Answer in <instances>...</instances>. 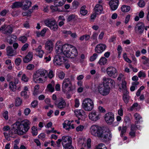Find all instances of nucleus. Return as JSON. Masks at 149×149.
I'll return each mask as SVG.
<instances>
[{"mask_svg":"<svg viewBox=\"0 0 149 149\" xmlns=\"http://www.w3.org/2000/svg\"><path fill=\"white\" fill-rule=\"evenodd\" d=\"M30 123L27 119L21 121H17L11 126V129L9 133L4 132L3 134L6 139L9 140L13 133L18 135L25 134L30 128Z\"/></svg>","mask_w":149,"mask_h":149,"instance_id":"1","label":"nucleus"},{"mask_svg":"<svg viewBox=\"0 0 149 149\" xmlns=\"http://www.w3.org/2000/svg\"><path fill=\"white\" fill-rule=\"evenodd\" d=\"M97 136L102 141L104 142L109 141L111 138V132L108 130H101L98 132Z\"/></svg>","mask_w":149,"mask_h":149,"instance_id":"2","label":"nucleus"},{"mask_svg":"<svg viewBox=\"0 0 149 149\" xmlns=\"http://www.w3.org/2000/svg\"><path fill=\"white\" fill-rule=\"evenodd\" d=\"M83 108L85 110L90 111L93 108L94 103L93 101L90 98L85 99L82 103Z\"/></svg>","mask_w":149,"mask_h":149,"instance_id":"3","label":"nucleus"},{"mask_svg":"<svg viewBox=\"0 0 149 149\" xmlns=\"http://www.w3.org/2000/svg\"><path fill=\"white\" fill-rule=\"evenodd\" d=\"M44 22L46 26L54 31H56L58 28V26L54 19H47L45 20Z\"/></svg>","mask_w":149,"mask_h":149,"instance_id":"4","label":"nucleus"},{"mask_svg":"<svg viewBox=\"0 0 149 149\" xmlns=\"http://www.w3.org/2000/svg\"><path fill=\"white\" fill-rule=\"evenodd\" d=\"M98 91L102 95H107L109 93V87L108 86H105L104 84H100L98 86Z\"/></svg>","mask_w":149,"mask_h":149,"instance_id":"5","label":"nucleus"},{"mask_svg":"<svg viewBox=\"0 0 149 149\" xmlns=\"http://www.w3.org/2000/svg\"><path fill=\"white\" fill-rule=\"evenodd\" d=\"M72 83L71 82L70 79L68 78L65 79L62 83V90L63 91H66V89L68 88L69 89L68 91H70L72 90Z\"/></svg>","mask_w":149,"mask_h":149,"instance_id":"6","label":"nucleus"},{"mask_svg":"<svg viewBox=\"0 0 149 149\" xmlns=\"http://www.w3.org/2000/svg\"><path fill=\"white\" fill-rule=\"evenodd\" d=\"M144 24L141 22H138L134 27V32L138 35H141L143 33L144 29Z\"/></svg>","mask_w":149,"mask_h":149,"instance_id":"7","label":"nucleus"},{"mask_svg":"<svg viewBox=\"0 0 149 149\" xmlns=\"http://www.w3.org/2000/svg\"><path fill=\"white\" fill-rule=\"evenodd\" d=\"M107 72L108 75L110 77L115 78L117 75V71L115 68L110 66L107 69Z\"/></svg>","mask_w":149,"mask_h":149,"instance_id":"8","label":"nucleus"},{"mask_svg":"<svg viewBox=\"0 0 149 149\" xmlns=\"http://www.w3.org/2000/svg\"><path fill=\"white\" fill-rule=\"evenodd\" d=\"M1 28L2 33L6 35H10L13 31V28L10 25L6 26V25L4 24L1 26Z\"/></svg>","mask_w":149,"mask_h":149,"instance_id":"9","label":"nucleus"},{"mask_svg":"<svg viewBox=\"0 0 149 149\" xmlns=\"http://www.w3.org/2000/svg\"><path fill=\"white\" fill-rule=\"evenodd\" d=\"M63 58L62 56L59 55L55 56L53 62L54 65L56 66H60L63 63Z\"/></svg>","mask_w":149,"mask_h":149,"instance_id":"10","label":"nucleus"},{"mask_svg":"<svg viewBox=\"0 0 149 149\" xmlns=\"http://www.w3.org/2000/svg\"><path fill=\"white\" fill-rule=\"evenodd\" d=\"M104 118L107 123L111 125L114 120V115L111 112H109L105 115Z\"/></svg>","mask_w":149,"mask_h":149,"instance_id":"11","label":"nucleus"},{"mask_svg":"<svg viewBox=\"0 0 149 149\" xmlns=\"http://www.w3.org/2000/svg\"><path fill=\"white\" fill-rule=\"evenodd\" d=\"M62 145L63 147L72 144V139L70 136H63L62 137Z\"/></svg>","mask_w":149,"mask_h":149,"instance_id":"12","label":"nucleus"},{"mask_svg":"<svg viewBox=\"0 0 149 149\" xmlns=\"http://www.w3.org/2000/svg\"><path fill=\"white\" fill-rule=\"evenodd\" d=\"M73 47V46L69 44H65L63 45V52L62 53L66 57L69 56L70 51Z\"/></svg>","mask_w":149,"mask_h":149,"instance_id":"13","label":"nucleus"},{"mask_svg":"<svg viewBox=\"0 0 149 149\" xmlns=\"http://www.w3.org/2000/svg\"><path fill=\"white\" fill-rule=\"evenodd\" d=\"M101 129L97 125H93L91 126L90 129V131L91 134L95 136H97L98 132Z\"/></svg>","mask_w":149,"mask_h":149,"instance_id":"14","label":"nucleus"},{"mask_svg":"<svg viewBox=\"0 0 149 149\" xmlns=\"http://www.w3.org/2000/svg\"><path fill=\"white\" fill-rule=\"evenodd\" d=\"M107 46L105 44H100L95 47V52L100 54L103 52L106 48Z\"/></svg>","mask_w":149,"mask_h":149,"instance_id":"15","label":"nucleus"},{"mask_svg":"<svg viewBox=\"0 0 149 149\" xmlns=\"http://www.w3.org/2000/svg\"><path fill=\"white\" fill-rule=\"evenodd\" d=\"M119 1L118 0H111L109 2L110 8L112 10H115L118 8Z\"/></svg>","mask_w":149,"mask_h":149,"instance_id":"16","label":"nucleus"},{"mask_svg":"<svg viewBox=\"0 0 149 149\" xmlns=\"http://www.w3.org/2000/svg\"><path fill=\"white\" fill-rule=\"evenodd\" d=\"M57 102H54L55 104L57 106L59 109H63L64 108L66 105V103L65 100L62 98H60L59 102L57 103Z\"/></svg>","mask_w":149,"mask_h":149,"instance_id":"17","label":"nucleus"},{"mask_svg":"<svg viewBox=\"0 0 149 149\" xmlns=\"http://www.w3.org/2000/svg\"><path fill=\"white\" fill-rule=\"evenodd\" d=\"M89 117L92 120L96 121L99 119L100 116L98 113L93 112L90 113Z\"/></svg>","mask_w":149,"mask_h":149,"instance_id":"18","label":"nucleus"},{"mask_svg":"<svg viewBox=\"0 0 149 149\" xmlns=\"http://www.w3.org/2000/svg\"><path fill=\"white\" fill-rule=\"evenodd\" d=\"M6 54L7 56H12L16 54V51L13 50L12 47L8 46L6 49Z\"/></svg>","mask_w":149,"mask_h":149,"instance_id":"19","label":"nucleus"},{"mask_svg":"<svg viewBox=\"0 0 149 149\" xmlns=\"http://www.w3.org/2000/svg\"><path fill=\"white\" fill-rule=\"evenodd\" d=\"M69 54V56H68V57L74 58L76 57L78 55L77 49L73 46V47H72V49L70 51Z\"/></svg>","mask_w":149,"mask_h":149,"instance_id":"20","label":"nucleus"},{"mask_svg":"<svg viewBox=\"0 0 149 149\" xmlns=\"http://www.w3.org/2000/svg\"><path fill=\"white\" fill-rule=\"evenodd\" d=\"M74 113L79 120H82L83 114L85 113L84 111L82 110H76L74 111Z\"/></svg>","mask_w":149,"mask_h":149,"instance_id":"21","label":"nucleus"},{"mask_svg":"<svg viewBox=\"0 0 149 149\" xmlns=\"http://www.w3.org/2000/svg\"><path fill=\"white\" fill-rule=\"evenodd\" d=\"M33 54L30 52L28 53V54L23 59V62L24 63H27L30 61L33 58Z\"/></svg>","mask_w":149,"mask_h":149,"instance_id":"22","label":"nucleus"},{"mask_svg":"<svg viewBox=\"0 0 149 149\" xmlns=\"http://www.w3.org/2000/svg\"><path fill=\"white\" fill-rule=\"evenodd\" d=\"M94 10L96 14L99 15L101 13L103 10L102 7L101 5L97 4L94 8Z\"/></svg>","mask_w":149,"mask_h":149,"instance_id":"23","label":"nucleus"},{"mask_svg":"<svg viewBox=\"0 0 149 149\" xmlns=\"http://www.w3.org/2000/svg\"><path fill=\"white\" fill-rule=\"evenodd\" d=\"M23 5V3L22 1H16L12 3V5L11 6V8L12 9L17 8L21 7Z\"/></svg>","mask_w":149,"mask_h":149,"instance_id":"24","label":"nucleus"},{"mask_svg":"<svg viewBox=\"0 0 149 149\" xmlns=\"http://www.w3.org/2000/svg\"><path fill=\"white\" fill-rule=\"evenodd\" d=\"M53 44L52 41L50 40L47 41L45 43V48L46 49L49 51L52 50L53 48Z\"/></svg>","mask_w":149,"mask_h":149,"instance_id":"25","label":"nucleus"},{"mask_svg":"<svg viewBox=\"0 0 149 149\" xmlns=\"http://www.w3.org/2000/svg\"><path fill=\"white\" fill-rule=\"evenodd\" d=\"M42 46L39 45L37 48L35 49L36 52L38 53V56L40 58L42 57L43 54L44 53V51L41 50Z\"/></svg>","mask_w":149,"mask_h":149,"instance_id":"26","label":"nucleus"},{"mask_svg":"<svg viewBox=\"0 0 149 149\" xmlns=\"http://www.w3.org/2000/svg\"><path fill=\"white\" fill-rule=\"evenodd\" d=\"M66 0H55L54 4L58 6H60L63 5L65 3Z\"/></svg>","mask_w":149,"mask_h":149,"instance_id":"27","label":"nucleus"},{"mask_svg":"<svg viewBox=\"0 0 149 149\" xmlns=\"http://www.w3.org/2000/svg\"><path fill=\"white\" fill-rule=\"evenodd\" d=\"M9 88L12 91H15L17 88L16 83L12 81L10 82L9 84Z\"/></svg>","mask_w":149,"mask_h":149,"instance_id":"28","label":"nucleus"},{"mask_svg":"<svg viewBox=\"0 0 149 149\" xmlns=\"http://www.w3.org/2000/svg\"><path fill=\"white\" fill-rule=\"evenodd\" d=\"M107 60L105 57H102L99 60L98 63L101 65H104L107 63Z\"/></svg>","mask_w":149,"mask_h":149,"instance_id":"29","label":"nucleus"},{"mask_svg":"<svg viewBox=\"0 0 149 149\" xmlns=\"http://www.w3.org/2000/svg\"><path fill=\"white\" fill-rule=\"evenodd\" d=\"M56 51L58 54H61L63 53V46L58 45L55 47Z\"/></svg>","mask_w":149,"mask_h":149,"instance_id":"30","label":"nucleus"},{"mask_svg":"<svg viewBox=\"0 0 149 149\" xmlns=\"http://www.w3.org/2000/svg\"><path fill=\"white\" fill-rule=\"evenodd\" d=\"M47 88L49 92H53L54 90V83L52 82L51 83L48 84L47 86Z\"/></svg>","mask_w":149,"mask_h":149,"instance_id":"31","label":"nucleus"},{"mask_svg":"<svg viewBox=\"0 0 149 149\" xmlns=\"http://www.w3.org/2000/svg\"><path fill=\"white\" fill-rule=\"evenodd\" d=\"M104 80L107 81V82H109L110 85L111 87H114L115 86V81L110 78L106 79L104 78L103 79Z\"/></svg>","mask_w":149,"mask_h":149,"instance_id":"32","label":"nucleus"},{"mask_svg":"<svg viewBox=\"0 0 149 149\" xmlns=\"http://www.w3.org/2000/svg\"><path fill=\"white\" fill-rule=\"evenodd\" d=\"M25 4L24 6V9H27L31 6L32 3L30 1H25Z\"/></svg>","mask_w":149,"mask_h":149,"instance_id":"33","label":"nucleus"},{"mask_svg":"<svg viewBox=\"0 0 149 149\" xmlns=\"http://www.w3.org/2000/svg\"><path fill=\"white\" fill-rule=\"evenodd\" d=\"M86 6H82L80 10V13L83 15H85L87 13V11L85 10Z\"/></svg>","mask_w":149,"mask_h":149,"instance_id":"34","label":"nucleus"},{"mask_svg":"<svg viewBox=\"0 0 149 149\" xmlns=\"http://www.w3.org/2000/svg\"><path fill=\"white\" fill-rule=\"evenodd\" d=\"M130 7L129 6L123 5L121 7V10L123 12H127L130 11Z\"/></svg>","mask_w":149,"mask_h":149,"instance_id":"35","label":"nucleus"},{"mask_svg":"<svg viewBox=\"0 0 149 149\" xmlns=\"http://www.w3.org/2000/svg\"><path fill=\"white\" fill-rule=\"evenodd\" d=\"M123 100L125 104L128 103L130 100L129 95L124 94L123 95Z\"/></svg>","mask_w":149,"mask_h":149,"instance_id":"36","label":"nucleus"},{"mask_svg":"<svg viewBox=\"0 0 149 149\" xmlns=\"http://www.w3.org/2000/svg\"><path fill=\"white\" fill-rule=\"evenodd\" d=\"M37 72L40 76L41 77H43L45 76L47 72L46 70L43 69L39 70L37 71Z\"/></svg>","mask_w":149,"mask_h":149,"instance_id":"37","label":"nucleus"},{"mask_svg":"<svg viewBox=\"0 0 149 149\" xmlns=\"http://www.w3.org/2000/svg\"><path fill=\"white\" fill-rule=\"evenodd\" d=\"M22 103V100L18 97L16 98L15 101V104L16 106H20Z\"/></svg>","mask_w":149,"mask_h":149,"instance_id":"38","label":"nucleus"},{"mask_svg":"<svg viewBox=\"0 0 149 149\" xmlns=\"http://www.w3.org/2000/svg\"><path fill=\"white\" fill-rule=\"evenodd\" d=\"M137 123L138 122H135V125L132 124V125L131 130L136 132V129L139 128L137 127V125H136Z\"/></svg>","mask_w":149,"mask_h":149,"instance_id":"39","label":"nucleus"},{"mask_svg":"<svg viewBox=\"0 0 149 149\" xmlns=\"http://www.w3.org/2000/svg\"><path fill=\"white\" fill-rule=\"evenodd\" d=\"M27 39L26 37L24 36H21L18 38V40L23 43L26 42V41Z\"/></svg>","mask_w":149,"mask_h":149,"instance_id":"40","label":"nucleus"},{"mask_svg":"<svg viewBox=\"0 0 149 149\" xmlns=\"http://www.w3.org/2000/svg\"><path fill=\"white\" fill-rule=\"evenodd\" d=\"M32 133L33 136H36L38 134L37 130L35 126H33L32 127Z\"/></svg>","mask_w":149,"mask_h":149,"instance_id":"41","label":"nucleus"},{"mask_svg":"<svg viewBox=\"0 0 149 149\" xmlns=\"http://www.w3.org/2000/svg\"><path fill=\"white\" fill-rule=\"evenodd\" d=\"M98 35V33L96 32H94L93 33L91 36V38L93 40L95 41L97 40V38Z\"/></svg>","mask_w":149,"mask_h":149,"instance_id":"42","label":"nucleus"},{"mask_svg":"<svg viewBox=\"0 0 149 149\" xmlns=\"http://www.w3.org/2000/svg\"><path fill=\"white\" fill-rule=\"evenodd\" d=\"M75 17V16L74 15H69L67 19V21L68 22H70L73 20Z\"/></svg>","mask_w":149,"mask_h":149,"instance_id":"43","label":"nucleus"},{"mask_svg":"<svg viewBox=\"0 0 149 149\" xmlns=\"http://www.w3.org/2000/svg\"><path fill=\"white\" fill-rule=\"evenodd\" d=\"M138 5L139 7L142 8L145 6V3L143 0H140L138 3Z\"/></svg>","mask_w":149,"mask_h":149,"instance_id":"44","label":"nucleus"},{"mask_svg":"<svg viewBox=\"0 0 149 149\" xmlns=\"http://www.w3.org/2000/svg\"><path fill=\"white\" fill-rule=\"evenodd\" d=\"M21 95L24 99H27L29 97V96L27 94V92L26 91H22L21 93Z\"/></svg>","mask_w":149,"mask_h":149,"instance_id":"45","label":"nucleus"},{"mask_svg":"<svg viewBox=\"0 0 149 149\" xmlns=\"http://www.w3.org/2000/svg\"><path fill=\"white\" fill-rule=\"evenodd\" d=\"M134 116L136 120L137 121L136 122H138V123L140 119L142 118L141 116L137 113H135L134 115Z\"/></svg>","mask_w":149,"mask_h":149,"instance_id":"46","label":"nucleus"},{"mask_svg":"<svg viewBox=\"0 0 149 149\" xmlns=\"http://www.w3.org/2000/svg\"><path fill=\"white\" fill-rule=\"evenodd\" d=\"M21 61V59L19 58H17L15 59V64L17 66H19L20 65Z\"/></svg>","mask_w":149,"mask_h":149,"instance_id":"47","label":"nucleus"},{"mask_svg":"<svg viewBox=\"0 0 149 149\" xmlns=\"http://www.w3.org/2000/svg\"><path fill=\"white\" fill-rule=\"evenodd\" d=\"M39 86L38 85H37L35 86L33 93V94L34 95H36L37 94L38 92V89L39 88Z\"/></svg>","mask_w":149,"mask_h":149,"instance_id":"48","label":"nucleus"},{"mask_svg":"<svg viewBox=\"0 0 149 149\" xmlns=\"http://www.w3.org/2000/svg\"><path fill=\"white\" fill-rule=\"evenodd\" d=\"M98 55L96 53L94 54L93 56H91L90 58V60L91 61H93L97 58Z\"/></svg>","mask_w":149,"mask_h":149,"instance_id":"49","label":"nucleus"},{"mask_svg":"<svg viewBox=\"0 0 149 149\" xmlns=\"http://www.w3.org/2000/svg\"><path fill=\"white\" fill-rule=\"evenodd\" d=\"M65 76V74L63 72H61L58 74L59 78L61 79H63L64 78Z\"/></svg>","mask_w":149,"mask_h":149,"instance_id":"50","label":"nucleus"},{"mask_svg":"<svg viewBox=\"0 0 149 149\" xmlns=\"http://www.w3.org/2000/svg\"><path fill=\"white\" fill-rule=\"evenodd\" d=\"M38 101L37 100H34L32 102L31 104V107L33 108H35L38 105Z\"/></svg>","mask_w":149,"mask_h":149,"instance_id":"51","label":"nucleus"},{"mask_svg":"<svg viewBox=\"0 0 149 149\" xmlns=\"http://www.w3.org/2000/svg\"><path fill=\"white\" fill-rule=\"evenodd\" d=\"M58 6H50V8L52 10L53 12L57 11L58 10V8H57Z\"/></svg>","mask_w":149,"mask_h":149,"instance_id":"52","label":"nucleus"},{"mask_svg":"<svg viewBox=\"0 0 149 149\" xmlns=\"http://www.w3.org/2000/svg\"><path fill=\"white\" fill-rule=\"evenodd\" d=\"M84 127L83 125H79L76 127V130L77 132L82 131L83 130Z\"/></svg>","mask_w":149,"mask_h":149,"instance_id":"53","label":"nucleus"},{"mask_svg":"<svg viewBox=\"0 0 149 149\" xmlns=\"http://www.w3.org/2000/svg\"><path fill=\"white\" fill-rule=\"evenodd\" d=\"M34 68V65L32 64H29L26 67V69L28 70H33Z\"/></svg>","mask_w":149,"mask_h":149,"instance_id":"54","label":"nucleus"},{"mask_svg":"<svg viewBox=\"0 0 149 149\" xmlns=\"http://www.w3.org/2000/svg\"><path fill=\"white\" fill-rule=\"evenodd\" d=\"M142 58L143 59L145 60V61H144L143 62V64L144 65L147 64L149 61V59L146 58V57L145 56L142 57Z\"/></svg>","mask_w":149,"mask_h":149,"instance_id":"55","label":"nucleus"},{"mask_svg":"<svg viewBox=\"0 0 149 149\" xmlns=\"http://www.w3.org/2000/svg\"><path fill=\"white\" fill-rule=\"evenodd\" d=\"M104 146L103 144L101 143L99 144L98 146L95 149H107V148L104 147L102 148V147Z\"/></svg>","mask_w":149,"mask_h":149,"instance_id":"56","label":"nucleus"},{"mask_svg":"<svg viewBox=\"0 0 149 149\" xmlns=\"http://www.w3.org/2000/svg\"><path fill=\"white\" fill-rule=\"evenodd\" d=\"M138 76L139 77H146V75L145 73L144 72L142 71H140L138 73Z\"/></svg>","mask_w":149,"mask_h":149,"instance_id":"57","label":"nucleus"},{"mask_svg":"<svg viewBox=\"0 0 149 149\" xmlns=\"http://www.w3.org/2000/svg\"><path fill=\"white\" fill-rule=\"evenodd\" d=\"M126 127L125 126H123V127L121 130V133L120 134V136H123L124 134L126 132Z\"/></svg>","mask_w":149,"mask_h":149,"instance_id":"58","label":"nucleus"},{"mask_svg":"<svg viewBox=\"0 0 149 149\" xmlns=\"http://www.w3.org/2000/svg\"><path fill=\"white\" fill-rule=\"evenodd\" d=\"M40 76V75L38 73L37 71L36 72V73L34 74L33 75V78L34 79V80L35 81V79H36L37 78H38Z\"/></svg>","mask_w":149,"mask_h":149,"instance_id":"59","label":"nucleus"},{"mask_svg":"<svg viewBox=\"0 0 149 149\" xmlns=\"http://www.w3.org/2000/svg\"><path fill=\"white\" fill-rule=\"evenodd\" d=\"M72 6L74 8H76L79 5V2L76 1H74L72 3Z\"/></svg>","mask_w":149,"mask_h":149,"instance_id":"60","label":"nucleus"},{"mask_svg":"<svg viewBox=\"0 0 149 149\" xmlns=\"http://www.w3.org/2000/svg\"><path fill=\"white\" fill-rule=\"evenodd\" d=\"M3 117L6 119H8V112L7 111H5L3 114Z\"/></svg>","mask_w":149,"mask_h":149,"instance_id":"61","label":"nucleus"},{"mask_svg":"<svg viewBox=\"0 0 149 149\" xmlns=\"http://www.w3.org/2000/svg\"><path fill=\"white\" fill-rule=\"evenodd\" d=\"M29 46V44L28 43L25 44L22 47L21 50L22 51L26 50L27 48Z\"/></svg>","mask_w":149,"mask_h":149,"instance_id":"62","label":"nucleus"},{"mask_svg":"<svg viewBox=\"0 0 149 149\" xmlns=\"http://www.w3.org/2000/svg\"><path fill=\"white\" fill-rule=\"evenodd\" d=\"M54 76L53 72L52 70H50L48 74V77L50 79H52Z\"/></svg>","mask_w":149,"mask_h":149,"instance_id":"63","label":"nucleus"},{"mask_svg":"<svg viewBox=\"0 0 149 149\" xmlns=\"http://www.w3.org/2000/svg\"><path fill=\"white\" fill-rule=\"evenodd\" d=\"M64 149H74V147L72 145V144H70L63 147Z\"/></svg>","mask_w":149,"mask_h":149,"instance_id":"64","label":"nucleus"}]
</instances>
